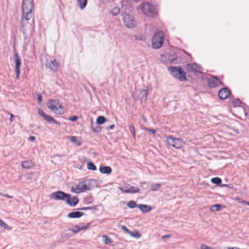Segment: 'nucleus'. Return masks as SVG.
Segmentation results:
<instances>
[{
	"mask_svg": "<svg viewBox=\"0 0 249 249\" xmlns=\"http://www.w3.org/2000/svg\"><path fill=\"white\" fill-rule=\"evenodd\" d=\"M0 226L2 228H3L5 230H7L8 231H11L12 230V227H9L7 224H6L3 221H2L0 218Z\"/></svg>",
	"mask_w": 249,
	"mask_h": 249,
	"instance_id": "35",
	"label": "nucleus"
},
{
	"mask_svg": "<svg viewBox=\"0 0 249 249\" xmlns=\"http://www.w3.org/2000/svg\"><path fill=\"white\" fill-rule=\"evenodd\" d=\"M91 128L92 131L95 133H99L101 131L103 127L97 124H94L92 122L91 124Z\"/></svg>",
	"mask_w": 249,
	"mask_h": 249,
	"instance_id": "27",
	"label": "nucleus"
},
{
	"mask_svg": "<svg viewBox=\"0 0 249 249\" xmlns=\"http://www.w3.org/2000/svg\"><path fill=\"white\" fill-rule=\"evenodd\" d=\"M166 142L168 145L177 149L180 148L185 144V141L182 139L176 138L171 136L167 137Z\"/></svg>",
	"mask_w": 249,
	"mask_h": 249,
	"instance_id": "7",
	"label": "nucleus"
},
{
	"mask_svg": "<svg viewBox=\"0 0 249 249\" xmlns=\"http://www.w3.org/2000/svg\"><path fill=\"white\" fill-rule=\"evenodd\" d=\"M77 119H78V116H77L76 115L71 116L68 118V120L71 121L72 122H74L76 121Z\"/></svg>",
	"mask_w": 249,
	"mask_h": 249,
	"instance_id": "46",
	"label": "nucleus"
},
{
	"mask_svg": "<svg viewBox=\"0 0 249 249\" xmlns=\"http://www.w3.org/2000/svg\"><path fill=\"white\" fill-rule=\"evenodd\" d=\"M50 197L56 201L65 202L71 207H75L79 202V198L76 196L71 197V195L62 191H57L52 193Z\"/></svg>",
	"mask_w": 249,
	"mask_h": 249,
	"instance_id": "1",
	"label": "nucleus"
},
{
	"mask_svg": "<svg viewBox=\"0 0 249 249\" xmlns=\"http://www.w3.org/2000/svg\"><path fill=\"white\" fill-rule=\"evenodd\" d=\"M140 186L144 189H146L148 187V183L145 182L140 183Z\"/></svg>",
	"mask_w": 249,
	"mask_h": 249,
	"instance_id": "45",
	"label": "nucleus"
},
{
	"mask_svg": "<svg viewBox=\"0 0 249 249\" xmlns=\"http://www.w3.org/2000/svg\"><path fill=\"white\" fill-rule=\"evenodd\" d=\"M208 86L210 89L215 88L219 85H224L217 76H212L207 79Z\"/></svg>",
	"mask_w": 249,
	"mask_h": 249,
	"instance_id": "10",
	"label": "nucleus"
},
{
	"mask_svg": "<svg viewBox=\"0 0 249 249\" xmlns=\"http://www.w3.org/2000/svg\"><path fill=\"white\" fill-rule=\"evenodd\" d=\"M140 190V189L138 187L130 186L128 189H125L124 191H123V192L127 194H134L139 193Z\"/></svg>",
	"mask_w": 249,
	"mask_h": 249,
	"instance_id": "23",
	"label": "nucleus"
},
{
	"mask_svg": "<svg viewBox=\"0 0 249 249\" xmlns=\"http://www.w3.org/2000/svg\"><path fill=\"white\" fill-rule=\"evenodd\" d=\"M16 73V78L18 79L20 75V69H15Z\"/></svg>",
	"mask_w": 249,
	"mask_h": 249,
	"instance_id": "51",
	"label": "nucleus"
},
{
	"mask_svg": "<svg viewBox=\"0 0 249 249\" xmlns=\"http://www.w3.org/2000/svg\"><path fill=\"white\" fill-rule=\"evenodd\" d=\"M142 10L144 14L149 17L154 18L156 15V12L155 11V8L152 5L147 3L142 7Z\"/></svg>",
	"mask_w": 249,
	"mask_h": 249,
	"instance_id": "11",
	"label": "nucleus"
},
{
	"mask_svg": "<svg viewBox=\"0 0 249 249\" xmlns=\"http://www.w3.org/2000/svg\"><path fill=\"white\" fill-rule=\"evenodd\" d=\"M79 226L76 225L73 226V228H68L69 231H72L74 234H77L79 232Z\"/></svg>",
	"mask_w": 249,
	"mask_h": 249,
	"instance_id": "38",
	"label": "nucleus"
},
{
	"mask_svg": "<svg viewBox=\"0 0 249 249\" xmlns=\"http://www.w3.org/2000/svg\"><path fill=\"white\" fill-rule=\"evenodd\" d=\"M85 182H86L87 186L89 188V190H91V185L92 182H93L95 181L94 179H86L84 180Z\"/></svg>",
	"mask_w": 249,
	"mask_h": 249,
	"instance_id": "41",
	"label": "nucleus"
},
{
	"mask_svg": "<svg viewBox=\"0 0 249 249\" xmlns=\"http://www.w3.org/2000/svg\"><path fill=\"white\" fill-rule=\"evenodd\" d=\"M102 237L105 244L109 245L113 242L112 240L108 236L105 235Z\"/></svg>",
	"mask_w": 249,
	"mask_h": 249,
	"instance_id": "34",
	"label": "nucleus"
},
{
	"mask_svg": "<svg viewBox=\"0 0 249 249\" xmlns=\"http://www.w3.org/2000/svg\"><path fill=\"white\" fill-rule=\"evenodd\" d=\"M115 128V124H113L110 125L109 127H107V129H113Z\"/></svg>",
	"mask_w": 249,
	"mask_h": 249,
	"instance_id": "57",
	"label": "nucleus"
},
{
	"mask_svg": "<svg viewBox=\"0 0 249 249\" xmlns=\"http://www.w3.org/2000/svg\"><path fill=\"white\" fill-rule=\"evenodd\" d=\"M47 106L56 114L62 115L64 113V108L58 101L51 99L47 103Z\"/></svg>",
	"mask_w": 249,
	"mask_h": 249,
	"instance_id": "6",
	"label": "nucleus"
},
{
	"mask_svg": "<svg viewBox=\"0 0 249 249\" xmlns=\"http://www.w3.org/2000/svg\"><path fill=\"white\" fill-rule=\"evenodd\" d=\"M23 36L24 44L27 45L30 42V38L28 36V33H22Z\"/></svg>",
	"mask_w": 249,
	"mask_h": 249,
	"instance_id": "39",
	"label": "nucleus"
},
{
	"mask_svg": "<svg viewBox=\"0 0 249 249\" xmlns=\"http://www.w3.org/2000/svg\"><path fill=\"white\" fill-rule=\"evenodd\" d=\"M142 118H143V122L145 123H146L147 122L146 118L144 116H143Z\"/></svg>",
	"mask_w": 249,
	"mask_h": 249,
	"instance_id": "64",
	"label": "nucleus"
},
{
	"mask_svg": "<svg viewBox=\"0 0 249 249\" xmlns=\"http://www.w3.org/2000/svg\"><path fill=\"white\" fill-rule=\"evenodd\" d=\"M79 7L81 9H84L87 5L88 0H77Z\"/></svg>",
	"mask_w": 249,
	"mask_h": 249,
	"instance_id": "36",
	"label": "nucleus"
},
{
	"mask_svg": "<svg viewBox=\"0 0 249 249\" xmlns=\"http://www.w3.org/2000/svg\"><path fill=\"white\" fill-rule=\"evenodd\" d=\"M164 40V35L162 31L155 33L152 39V46L153 49L160 48L163 45Z\"/></svg>",
	"mask_w": 249,
	"mask_h": 249,
	"instance_id": "4",
	"label": "nucleus"
},
{
	"mask_svg": "<svg viewBox=\"0 0 249 249\" xmlns=\"http://www.w3.org/2000/svg\"><path fill=\"white\" fill-rule=\"evenodd\" d=\"M10 115L11 117H10V118L9 119V120H10V122H13L14 121V118L15 117V116H14L12 113H10Z\"/></svg>",
	"mask_w": 249,
	"mask_h": 249,
	"instance_id": "54",
	"label": "nucleus"
},
{
	"mask_svg": "<svg viewBox=\"0 0 249 249\" xmlns=\"http://www.w3.org/2000/svg\"><path fill=\"white\" fill-rule=\"evenodd\" d=\"M121 229L128 234L130 231L125 226H122L121 227Z\"/></svg>",
	"mask_w": 249,
	"mask_h": 249,
	"instance_id": "50",
	"label": "nucleus"
},
{
	"mask_svg": "<svg viewBox=\"0 0 249 249\" xmlns=\"http://www.w3.org/2000/svg\"><path fill=\"white\" fill-rule=\"evenodd\" d=\"M229 102L233 107H243L244 106H246V104L242 102L239 98L234 99L232 100H230Z\"/></svg>",
	"mask_w": 249,
	"mask_h": 249,
	"instance_id": "19",
	"label": "nucleus"
},
{
	"mask_svg": "<svg viewBox=\"0 0 249 249\" xmlns=\"http://www.w3.org/2000/svg\"><path fill=\"white\" fill-rule=\"evenodd\" d=\"M231 129L236 134H238L239 133V131L237 129H236L234 127L231 128Z\"/></svg>",
	"mask_w": 249,
	"mask_h": 249,
	"instance_id": "56",
	"label": "nucleus"
},
{
	"mask_svg": "<svg viewBox=\"0 0 249 249\" xmlns=\"http://www.w3.org/2000/svg\"><path fill=\"white\" fill-rule=\"evenodd\" d=\"M139 209L143 213H148L152 210V207L146 204H139Z\"/></svg>",
	"mask_w": 249,
	"mask_h": 249,
	"instance_id": "22",
	"label": "nucleus"
},
{
	"mask_svg": "<svg viewBox=\"0 0 249 249\" xmlns=\"http://www.w3.org/2000/svg\"><path fill=\"white\" fill-rule=\"evenodd\" d=\"M224 206L222 205L221 204H215L211 206L210 207V211L213 212L219 211L222 208H225Z\"/></svg>",
	"mask_w": 249,
	"mask_h": 249,
	"instance_id": "25",
	"label": "nucleus"
},
{
	"mask_svg": "<svg viewBox=\"0 0 249 249\" xmlns=\"http://www.w3.org/2000/svg\"><path fill=\"white\" fill-rule=\"evenodd\" d=\"M168 56L167 60H164V63L166 64L174 63L176 62L178 60V55L176 53H167L166 56Z\"/></svg>",
	"mask_w": 249,
	"mask_h": 249,
	"instance_id": "16",
	"label": "nucleus"
},
{
	"mask_svg": "<svg viewBox=\"0 0 249 249\" xmlns=\"http://www.w3.org/2000/svg\"><path fill=\"white\" fill-rule=\"evenodd\" d=\"M201 249H213V248L209 247L205 244H202L200 246Z\"/></svg>",
	"mask_w": 249,
	"mask_h": 249,
	"instance_id": "49",
	"label": "nucleus"
},
{
	"mask_svg": "<svg viewBox=\"0 0 249 249\" xmlns=\"http://www.w3.org/2000/svg\"><path fill=\"white\" fill-rule=\"evenodd\" d=\"M122 19L125 26L128 28H133L137 25V22L131 14L126 12H123L121 14Z\"/></svg>",
	"mask_w": 249,
	"mask_h": 249,
	"instance_id": "5",
	"label": "nucleus"
},
{
	"mask_svg": "<svg viewBox=\"0 0 249 249\" xmlns=\"http://www.w3.org/2000/svg\"><path fill=\"white\" fill-rule=\"evenodd\" d=\"M161 186V183H157L155 184H152L151 185V190L152 191H156L158 190L159 188H160Z\"/></svg>",
	"mask_w": 249,
	"mask_h": 249,
	"instance_id": "40",
	"label": "nucleus"
},
{
	"mask_svg": "<svg viewBox=\"0 0 249 249\" xmlns=\"http://www.w3.org/2000/svg\"><path fill=\"white\" fill-rule=\"evenodd\" d=\"M241 203L243 204H246L247 205L249 206V201H246L244 200H242V201H241Z\"/></svg>",
	"mask_w": 249,
	"mask_h": 249,
	"instance_id": "58",
	"label": "nucleus"
},
{
	"mask_svg": "<svg viewBox=\"0 0 249 249\" xmlns=\"http://www.w3.org/2000/svg\"><path fill=\"white\" fill-rule=\"evenodd\" d=\"M98 206H89V207H81L78 209V210H81V211H86V210H96L98 211Z\"/></svg>",
	"mask_w": 249,
	"mask_h": 249,
	"instance_id": "33",
	"label": "nucleus"
},
{
	"mask_svg": "<svg viewBox=\"0 0 249 249\" xmlns=\"http://www.w3.org/2000/svg\"><path fill=\"white\" fill-rule=\"evenodd\" d=\"M99 170L100 172L103 174L110 175L112 171V168L109 166L100 165Z\"/></svg>",
	"mask_w": 249,
	"mask_h": 249,
	"instance_id": "20",
	"label": "nucleus"
},
{
	"mask_svg": "<svg viewBox=\"0 0 249 249\" xmlns=\"http://www.w3.org/2000/svg\"><path fill=\"white\" fill-rule=\"evenodd\" d=\"M87 168L89 170L96 171L97 170L96 166L92 161H89L87 163Z\"/></svg>",
	"mask_w": 249,
	"mask_h": 249,
	"instance_id": "29",
	"label": "nucleus"
},
{
	"mask_svg": "<svg viewBox=\"0 0 249 249\" xmlns=\"http://www.w3.org/2000/svg\"><path fill=\"white\" fill-rule=\"evenodd\" d=\"M143 129L145 131H148L151 132L153 134H155L156 133V130L155 129L152 128H149L148 127H144Z\"/></svg>",
	"mask_w": 249,
	"mask_h": 249,
	"instance_id": "44",
	"label": "nucleus"
},
{
	"mask_svg": "<svg viewBox=\"0 0 249 249\" xmlns=\"http://www.w3.org/2000/svg\"><path fill=\"white\" fill-rule=\"evenodd\" d=\"M227 187L230 189H233V185L232 184H228L227 185Z\"/></svg>",
	"mask_w": 249,
	"mask_h": 249,
	"instance_id": "59",
	"label": "nucleus"
},
{
	"mask_svg": "<svg viewBox=\"0 0 249 249\" xmlns=\"http://www.w3.org/2000/svg\"><path fill=\"white\" fill-rule=\"evenodd\" d=\"M135 40H143V36L141 35H138L135 36H134Z\"/></svg>",
	"mask_w": 249,
	"mask_h": 249,
	"instance_id": "47",
	"label": "nucleus"
},
{
	"mask_svg": "<svg viewBox=\"0 0 249 249\" xmlns=\"http://www.w3.org/2000/svg\"><path fill=\"white\" fill-rule=\"evenodd\" d=\"M170 237V235H165L162 236V239L167 238Z\"/></svg>",
	"mask_w": 249,
	"mask_h": 249,
	"instance_id": "62",
	"label": "nucleus"
},
{
	"mask_svg": "<svg viewBox=\"0 0 249 249\" xmlns=\"http://www.w3.org/2000/svg\"><path fill=\"white\" fill-rule=\"evenodd\" d=\"M127 206L130 209H134L136 207H138L139 208V204H137L134 200H130L127 203Z\"/></svg>",
	"mask_w": 249,
	"mask_h": 249,
	"instance_id": "31",
	"label": "nucleus"
},
{
	"mask_svg": "<svg viewBox=\"0 0 249 249\" xmlns=\"http://www.w3.org/2000/svg\"><path fill=\"white\" fill-rule=\"evenodd\" d=\"M85 214L84 213L80 211H73L69 213L67 217L69 218H79Z\"/></svg>",
	"mask_w": 249,
	"mask_h": 249,
	"instance_id": "18",
	"label": "nucleus"
},
{
	"mask_svg": "<svg viewBox=\"0 0 249 249\" xmlns=\"http://www.w3.org/2000/svg\"><path fill=\"white\" fill-rule=\"evenodd\" d=\"M46 67L50 69L51 71H57L58 69V63L55 59L50 60L46 64Z\"/></svg>",
	"mask_w": 249,
	"mask_h": 249,
	"instance_id": "15",
	"label": "nucleus"
},
{
	"mask_svg": "<svg viewBox=\"0 0 249 249\" xmlns=\"http://www.w3.org/2000/svg\"><path fill=\"white\" fill-rule=\"evenodd\" d=\"M38 114L40 115L48 123L54 124L58 126H60V123L55 120L53 117L47 115L41 108L38 109Z\"/></svg>",
	"mask_w": 249,
	"mask_h": 249,
	"instance_id": "13",
	"label": "nucleus"
},
{
	"mask_svg": "<svg viewBox=\"0 0 249 249\" xmlns=\"http://www.w3.org/2000/svg\"><path fill=\"white\" fill-rule=\"evenodd\" d=\"M211 182L213 184L219 186L222 183V179L219 177H214L211 178Z\"/></svg>",
	"mask_w": 249,
	"mask_h": 249,
	"instance_id": "28",
	"label": "nucleus"
},
{
	"mask_svg": "<svg viewBox=\"0 0 249 249\" xmlns=\"http://www.w3.org/2000/svg\"><path fill=\"white\" fill-rule=\"evenodd\" d=\"M231 94V91L228 87L223 88L218 91V97L221 100L227 99Z\"/></svg>",
	"mask_w": 249,
	"mask_h": 249,
	"instance_id": "14",
	"label": "nucleus"
},
{
	"mask_svg": "<svg viewBox=\"0 0 249 249\" xmlns=\"http://www.w3.org/2000/svg\"><path fill=\"white\" fill-rule=\"evenodd\" d=\"M148 89V88L147 87V90L142 89L140 92L138 98L141 100L142 104L143 101L145 102L147 100L148 93L147 91Z\"/></svg>",
	"mask_w": 249,
	"mask_h": 249,
	"instance_id": "21",
	"label": "nucleus"
},
{
	"mask_svg": "<svg viewBox=\"0 0 249 249\" xmlns=\"http://www.w3.org/2000/svg\"><path fill=\"white\" fill-rule=\"evenodd\" d=\"M85 201H86V203L87 204L92 203L93 201L92 196H87L85 198Z\"/></svg>",
	"mask_w": 249,
	"mask_h": 249,
	"instance_id": "43",
	"label": "nucleus"
},
{
	"mask_svg": "<svg viewBox=\"0 0 249 249\" xmlns=\"http://www.w3.org/2000/svg\"><path fill=\"white\" fill-rule=\"evenodd\" d=\"M87 190H89V188L87 186L86 182L84 180L80 181L75 188L72 187L71 188V191L76 194L84 192Z\"/></svg>",
	"mask_w": 249,
	"mask_h": 249,
	"instance_id": "12",
	"label": "nucleus"
},
{
	"mask_svg": "<svg viewBox=\"0 0 249 249\" xmlns=\"http://www.w3.org/2000/svg\"><path fill=\"white\" fill-rule=\"evenodd\" d=\"M14 58L15 59V69H20L21 66V60L19 56L18 55L15 46H14Z\"/></svg>",
	"mask_w": 249,
	"mask_h": 249,
	"instance_id": "17",
	"label": "nucleus"
},
{
	"mask_svg": "<svg viewBox=\"0 0 249 249\" xmlns=\"http://www.w3.org/2000/svg\"><path fill=\"white\" fill-rule=\"evenodd\" d=\"M108 121V120L104 116H99L96 119V124L98 125H101Z\"/></svg>",
	"mask_w": 249,
	"mask_h": 249,
	"instance_id": "26",
	"label": "nucleus"
},
{
	"mask_svg": "<svg viewBox=\"0 0 249 249\" xmlns=\"http://www.w3.org/2000/svg\"><path fill=\"white\" fill-rule=\"evenodd\" d=\"M129 234L132 237L136 238H139L141 236V233L137 231H130Z\"/></svg>",
	"mask_w": 249,
	"mask_h": 249,
	"instance_id": "37",
	"label": "nucleus"
},
{
	"mask_svg": "<svg viewBox=\"0 0 249 249\" xmlns=\"http://www.w3.org/2000/svg\"><path fill=\"white\" fill-rule=\"evenodd\" d=\"M188 72H192L195 76H197L201 73L202 67L196 63H188L185 68Z\"/></svg>",
	"mask_w": 249,
	"mask_h": 249,
	"instance_id": "8",
	"label": "nucleus"
},
{
	"mask_svg": "<svg viewBox=\"0 0 249 249\" xmlns=\"http://www.w3.org/2000/svg\"><path fill=\"white\" fill-rule=\"evenodd\" d=\"M21 8L23 13L22 16L26 19H30L31 12L34 9V0H23Z\"/></svg>",
	"mask_w": 249,
	"mask_h": 249,
	"instance_id": "3",
	"label": "nucleus"
},
{
	"mask_svg": "<svg viewBox=\"0 0 249 249\" xmlns=\"http://www.w3.org/2000/svg\"><path fill=\"white\" fill-rule=\"evenodd\" d=\"M29 140L32 142H34L36 140V137L35 136H30L29 138Z\"/></svg>",
	"mask_w": 249,
	"mask_h": 249,
	"instance_id": "55",
	"label": "nucleus"
},
{
	"mask_svg": "<svg viewBox=\"0 0 249 249\" xmlns=\"http://www.w3.org/2000/svg\"><path fill=\"white\" fill-rule=\"evenodd\" d=\"M30 19H26L22 16L20 21V31L22 33H28L31 32L33 29L32 23L29 22Z\"/></svg>",
	"mask_w": 249,
	"mask_h": 249,
	"instance_id": "9",
	"label": "nucleus"
},
{
	"mask_svg": "<svg viewBox=\"0 0 249 249\" xmlns=\"http://www.w3.org/2000/svg\"><path fill=\"white\" fill-rule=\"evenodd\" d=\"M167 53H165L164 54H161V56L162 58V61L164 62V60H167L168 59V56H166Z\"/></svg>",
	"mask_w": 249,
	"mask_h": 249,
	"instance_id": "52",
	"label": "nucleus"
},
{
	"mask_svg": "<svg viewBox=\"0 0 249 249\" xmlns=\"http://www.w3.org/2000/svg\"><path fill=\"white\" fill-rule=\"evenodd\" d=\"M120 12V9L118 6H115L110 12L113 16H117Z\"/></svg>",
	"mask_w": 249,
	"mask_h": 249,
	"instance_id": "30",
	"label": "nucleus"
},
{
	"mask_svg": "<svg viewBox=\"0 0 249 249\" xmlns=\"http://www.w3.org/2000/svg\"><path fill=\"white\" fill-rule=\"evenodd\" d=\"M21 165L23 168L29 169L34 166L32 160H25L21 162Z\"/></svg>",
	"mask_w": 249,
	"mask_h": 249,
	"instance_id": "24",
	"label": "nucleus"
},
{
	"mask_svg": "<svg viewBox=\"0 0 249 249\" xmlns=\"http://www.w3.org/2000/svg\"><path fill=\"white\" fill-rule=\"evenodd\" d=\"M112 0H101V2L103 4H107V3L110 2Z\"/></svg>",
	"mask_w": 249,
	"mask_h": 249,
	"instance_id": "53",
	"label": "nucleus"
},
{
	"mask_svg": "<svg viewBox=\"0 0 249 249\" xmlns=\"http://www.w3.org/2000/svg\"><path fill=\"white\" fill-rule=\"evenodd\" d=\"M170 74L179 81H187L188 79L185 71L180 67L170 66L167 69Z\"/></svg>",
	"mask_w": 249,
	"mask_h": 249,
	"instance_id": "2",
	"label": "nucleus"
},
{
	"mask_svg": "<svg viewBox=\"0 0 249 249\" xmlns=\"http://www.w3.org/2000/svg\"><path fill=\"white\" fill-rule=\"evenodd\" d=\"M79 232L81 231H83V230H86V228L85 227V226H82V227H79Z\"/></svg>",
	"mask_w": 249,
	"mask_h": 249,
	"instance_id": "61",
	"label": "nucleus"
},
{
	"mask_svg": "<svg viewBox=\"0 0 249 249\" xmlns=\"http://www.w3.org/2000/svg\"><path fill=\"white\" fill-rule=\"evenodd\" d=\"M37 96L38 103H40L42 101V96L40 93H36Z\"/></svg>",
	"mask_w": 249,
	"mask_h": 249,
	"instance_id": "48",
	"label": "nucleus"
},
{
	"mask_svg": "<svg viewBox=\"0 0 249 249\" xmlns=\"http://www.w3.org/2000/svg\"><path fill=\"white\" fill-rule=\"evenodd\" d=\"M90 226V223H87L86 225L85 226L86 229H88Z\"/></svg>",
	"mask_w": 249,
	"mask_h": 249,
	"instance_id": "60",
	"label": "nucleus"
},
{
	"mask_svg": "<svg viewBox=\"0 0 249 249\" xmlns=\"http://www.w3.org/2000/svg\"><path fill=\"white\" fill-rule=\"evenodd\" d=\"M129 129L130 132H131L132 136L134 137V138H135L136 137V132L135 130L134 126L133 125H130L129 126Z\"/></svg>",
	"mask_w": 249,
	"mask_h": 249,
	"instance_id": "42",
	"label": "nucleus"
},
{
	"mask_svg": "<svg viewBox=\"0 0 249 249\" xmlns=\"http://www.w3.org/2000/svg\"><path fill=\"white\" fill-rule=\"evenodd\" d=\"M227 185L228 184H222V183H221V185H219V186L220 187H227Z\"/></svg>",
	"mask_w": 249,
	"mask_h": 249,
	"instance_id": "63",
	"label": "nucleus"
},
{
	"mask_svg": "<svg viewBox=\"0 0 249 249\" xmlns=\"http://www.w3.org/2000/svg\"><path fill=\"white\" fill-rule=\"evenodd\" d=\"M70 141L76 144L78 146H81L82 142L80 141H78L76 136H70Z\"/></svg>",
	"mask_w": 249,
	"mask_h": 249,
	"instance_id": "32",
	"label": "nucleus"
}]
</instances>
